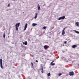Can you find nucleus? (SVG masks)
Returning a JSON list of instances; mask_svg holds the SVG:
<instances>
[{"mask_svg": "<svg viewBox=\"0 0 79 79\" xmlns=\"http://www.w3.org/2000/svg\"><path fill=\"white\" fill-rule=\"evenodd\" d=\"M0 67L2 69H3V66L2 65V59H0Z\"/></svg>", "mask_w": 79, "mask_h": 79, "instance_id": "1", "label": "nucleus"}, {"mask_svg": "<svg viewBox=\"0 0 79 79\" xmlns=\"http://www.w3.org/2000/svg\"><path fill=\"white\" fill-rule=\"evenodd\" d=\"M65 18V16H61L59 18L58 20H61V19H64Z\"/></svg>", "mask_w": 79, "mask_h": 79, "instance_id": "2", "label": "nucleus"}, {"mask_svg": "<svg viewBox=\"0 0 79 79\" xmlns=\"http://www.w3.org/2000/svg\"><path fill=\"white\" fill-rule=\"evenodd\" d=\"M70 76H73L74 75V72L73 71L70 72L69 73Z\"/></svg>", "mask_w": 79, "mask_h": 79, "instance_id": "3", "label": "nucleus"}, {"mask_svg": "<svg viewBox=\"0 0 79 79\" xmlns=\"http://www.w3.org/2000/svg\"><path fill=\"white\" fill-rule=\"evenodd\" d=\"M27 23H26L24 27V31H25L26 28H27Z\"/></svg>", "mask_w": 79, "mask_h": 79, "instance_id": "4", "label": "nucleus"}, {"mask_svg": "<svg viewBox=\"0 0 79 79\" xmlns=\"http://www.w3.org/2000/svg\"><path fill=\"white\" fill-rule=\"evenodd\" d=\"M64 29H65V28H64L63 29V30L62 32V35H64V34H65V32H64Z\"/></svg>", "mask_w": 79, "mask_h": 79, "instance_id": "5", "label": "nucleus"}, {"mask_svg": "<svg viewBox=\"0 0 79 79\" xmlns=\"http://www.w3.org/2000/svg\"><path fill=\"white\" fill-rule=\"evenodd\" d=\"M76 47H77V46L75 44H74L72 46V48H76Z\"/></svg>", "mask_w": 79, "mask_h": 79, "instance_id": "6", "label": "nucleus"}, {"mask_svg": "<svg viewBox=\"0 0 79 79\" xmlns=\"http://www.w3.org/2000/svg\"><path fill=\"white\" fill-rule=\"evenodd\" d=\"M23 45H27V41H25L24 43L23 42Z\"/></svg>", "mask_w": 79, "mask_h": 79, "instance_id": "7", "label": "nucleus"}, {"mask_svg": "<svg viewBox=\"0 0 79 79\" xmlns=\"http://www.w3.org/2000/svg\"><path fill=\"white\" fill-rule=\"evenodd\" d=\"M37 13H36L35 14V16L34 17V18L35 19H36V18H37Z\"/></svg>", "mask_w": 79, "mask_h": 79, "instance_id": "8", "label": "nucleus"}, {"mask_svg": "<svg viewBox=\"0 0 79 79\" xmlns=\"http://www.w3.org/2000/svg\"><path fill=\"white\" fill-rule=\"evenodd\" d=\"M18 27V26H17V24H16L15 25V28H16V31H18V27Z\"/></svg>", "mask_w": 79, "mask_h": 79, "instance_id": "9", "label": "nucleus"}, {"mask_svg": "<svg viewBox=\"0 0 79 79\" xmlns=\"http://www.w3.org/2000/svg\"><path fill=\"white\" fill-rule=\"evenodd\" d=\"M38 10H40V5H39V4L38 5Z\"/></svg>", "mask_w": 79, "mask_h": 79, "instance_id": "10", "label": "nucleus"}, {"mask_svg": "<svg viewBox=\"0 0 79 79\" xmlns=\"http://www.w3.org/2000/svg\"><path fill=\"white\" fill-rule=\"evenodd\" d=\"M36 25H37V24L35 23H33L32 24V26L33 27L35 26H36Z\"/></svg>", "mask_w": 79, "mask_h": 79, "instance_id": "11", "label": "nucleus"}, {"mask_svg": "<svg viewBox=\"0 0 79 79\" xmlns=\"http://www.w3.org/2000/svg\"><path fill=\"white\" fill-rule=\"evenodd\" d=\"M75 24L76 25V26H79V23H78V22H76L75 23Z\"/></svg>", "mask_w": 79, "mask_h": 79, "instance_id": "12", "label": "nucleus"}, {"mask_svg": "<svg viewBox=\"0 0 79 79\" xmlns=\"http://www.w3.org/2000/svg\"><path fill=\"white\" fill-rule=\"evenodd\" d=\"M74 32H76V33H77V34H79V31H77L76 30H74Z\"/></svg>", "mask_w": 79, "mask_h": 79, "instance_id": "13", "label": "nucleus"}, {"mask_svg": "<svg viewBox=\"0 0 79 79\" xmlns=\"http://www.w3.org/2000/svg\"><path fill=\"white\" fill-rule=\"evenodd\" d=\"M44 48L45 50L47 49V45H45L44 46Z\"/></svg>", "mask_w": 79, "mask_h": 79, "instance_id": "14", "label": "nucleus"}, {"mask_svg": "<svg viewBox=\"0 0 79 79\" xmlns=\"http://www.w3.org/2000/svg\"><path fill=\"white\" fill-rule=\"evenodd\" d=\"M16 24L17 25V26L18 27H19V24H20V23H17Z\"/></svg>", "mask_w": 79, "mask_h": 79, "instance_id": "15", "label": "nucleus"}, {"mask_svg": "<svg viewBox=\"0 0 79 79\" xmlns=\"http://www.w3.org/2000/svg\"><path fill=\"white\" fill-rule=\"evenodd\" d=\"M41 69L42 70V71H41L42 73H44L43 72V67H42Z\"/></svg>", "mask_w": 79, "mask_h": 79, "instance_id": "16", "label": "nucleus"}, {"mask_svg": "<svg viewBox=\"0 0 79 79\" xmlns=\"http://www.w3.org/2000/svg\"><path fill=\"white\" fill-rule=\"evenodd\" d=\"M3 36L4 38H5V33L3 34Z\"/></svg>", "mask_w": 79, "mask_h": 79, "instance_id": "17", "label": "nucleus"}, {"mask_svg": "<svg viewBox=\"0 0 79 79\" xmlns=\"http://www.w3.org/2000/svg\"><path fill=\"white\" fill-rule=\"evenodd\" d=\"M48 76H50V73H49L48 74Z\"/></svg>", "mask_w": 79, "mask_h": 79, "instance_id": "18", "label": "nucleus"}, {"mask_svg": "<svg viewBox=\"0 0 79 79\" xmlns=\"http://www.w3.org/2000/svg\"><path fill=\"white\" fill-rule=\"evenodd\" d=\"M46 27L45 26L44 27H43V29H45L46 28Z\"/></svg>", "mask_w": 79, "mask_h": 79, "instance_id": "19", "label": "nucleus"}, {"mask_svg": "<svg viewBox=\"0 0 79 79\" xmlns=\"http://www.w3.org/2000/svg\"><path fill=\"white\" fill-rule=\"evenodd\" d=\"M61 73H59L58 74L59 76H61Z\"/></svg>", "mask_w": 79, "mask_h": 79, "instance_id": "20", "label": "nucleus"}, {"mask_svg": "<svg viewBox=\"0 0 79 79\" xmlns=\"http://www.w3.org/2000/svg\"><path fill=\"white\" fill-rule=\"evenodd\" d=\"M10 6V3H9L8 4V6Z\"/></svg>", "mask_w": 79, "mask_h": 79, "instance_id": "21", "label": "nucleus"}, {"mask_svg": "<svg viewBox=\"0 0 79 79\" xmlns=\"http://www.w3.org/2000/svg\"><path fill=\"white\" fill-rule=\"evenodd\" d=\"M66 42H67V41H66L64 42V44H66Z\"/></svg>", "mask_w": 79, "mask_h": 79, "instance_id": "22", "label": "nucleus"}, {"mask_svg": "<svg viewBox=\"0 0 79 79\" xmlns=\"http://www.w3.org/2000/svg\"><path fill=\"white\" fill-rule=\"evenodd\" d=\"M53 64V62H52L51 63V65H52Z\"/></svg>", "mask_w": 79, "mask_h": 79, "instance_id": "23", "label": "nucleus"}, {"mask_svg": "<svg viewBox=\"0 0 79 79\" xmlns=\"http://www.w3.org/2000/svg\"><path fill=\"white\" fill-rule=\"evenodd\" d=\"M35 62H38V60H35Z\"/></svg>", "mask_w": 79, "mask_h": 79, "instance_id": "24", "label": "nucleus"}, {"mask_svg": "<svg viewBox=\"0 0 79 79\" xmlns=\"http://www.w3.org/2000/svg\"><path fill=\"white\" fill-rule=\"evenodd\" d=\"M53 65H55V63H53V64H52V66H53Z\"/></svg>", "mask_w": 79, "mask_h": 79, "instance_id": "25", "label": "nucleus"}, {"mask_svg": "<svg viewBox=\"0 0 79 79\" xmlns=\"http://www.w3.org/2000/svg\"><path fill=\"white\" fill-rule=\"evenodd\" d=\"M31 64H32V66L33 65V63H31Z\"/></svg>", "mask_w": 79, "mask_h": 79, "instance_id": "26", "label": "nucleus"}, {"mask_svg": "<svg viewBox=\"0 0 79 79\" xmlns=\"http://www.w3.org/2000/svg\"><path fill=\"white\" fill-rule=\"evenodd\" d=\"M54 61H54V60H53V61H52V63H53V62H54Z\"/></svg>", "mask_w": 79, "mask_h": 79, "instance_id": "27", "label": "nucleus"}, {"mask_svg": "<svg viewBox=\"0 0 79 79\" xmlns=\"http://www.w3.org/2000/svg\"><path fill=\"white\" fill-rule=\"evenodd\" d=\"M69 40V42H70V40Z\"/></svg>", "mask_w": 79, "mask_h": 79, "instance_id": "28", "label": "nucleus"}]
</instances>
